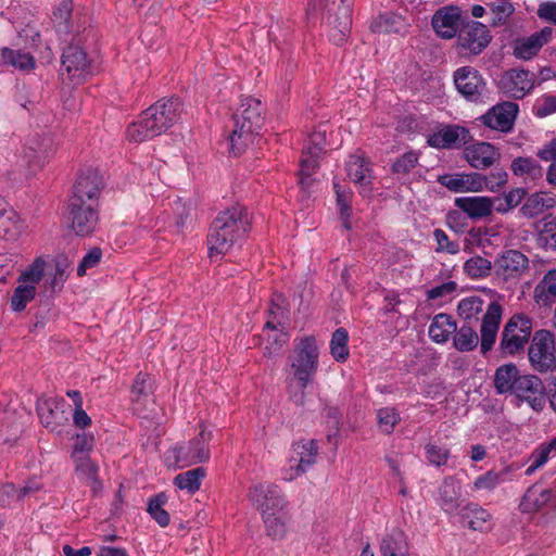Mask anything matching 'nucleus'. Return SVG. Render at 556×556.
Listing matches in <instances>:
<instances>
[{"label":"nucleus","instance_id":"1","mask_svg":"<svg viewBox=\"0 0 556 556\" xmlns=\"http://www.w3.org/2000/svg\"><path fill=\"white\" fill-rule=\"evenodd\" d=\"M250 229L251 219L244 205L236 203L218 212L206 236L210 260H220L233 247H241Z\"/></svg>","mask_w":556,"mask_h":556},{"label":"nucleus","instance_id":"2","mask_svg":"<svg viewBox=\"0 0 556 556\" xmlns=\"http://www.w3.org/2000/svg\"><path fill=\"white\" fill-rule=\"evenodd\" d=\"M318 367L319 348L316 337L309 334L294 339L293 354L288 358L286 382L300 389L299 393L290 395L298 405L304 404L305 389L313 383Z\"/></svg>","mask_w":556,"mask_h":556},{"label":"nucleus","instance_id":"3","mask_svg":"<svg viewBox=\"0 0 556 556\" xmlns=\"http://www.w3.org/2000/svg\"><path fill=\"white\" fill-rule=\"evenodd\" d=\"M180 112L179 99H161L127 127L126 137L131 142L141 143L161 136L178 121Z\"/></svg>","mask_w":556,"mask_h":556},{"label":"nucleus","instance_id":"4","mask_svg":"<svg viewBox=\"0 0 556 556\" xmlns=\"http://www.w3.org/2000/svg\"><path fill=\"white\" fill-rule=\"evenodd\" d=\"M265 106L252 97L241 99L240 106L232 115V129L228 137L230 153L240 155L251 143L264 124Z\"/></svg>","mask_w":556,"mask_h":556},{"label":"nucleus","instance_id":"5","mask_svg":"<svg viewBox=\"0 0 556 556\" xmlns=\"http://www.w3.org/2000/svg\"><path fill=\"white\" fill-rule=\"evenodd\" d=\"M354 0H311L314 11L327 13L330 26L329 40L336 46L346 41L352 26V7Z\"/></svg>","mask_w":556,"mask_h":556},{"label":"nucleus","instance_id":"6","mask_svg":"<svg viewBox=\"0 0 556 556\" xmlns=\"http://www.w3.org/2000/svg\"><path fill=\"white\" fill-rule=\"evenodd\" d=\"M247 497L261 517L274 513L289 514V501L281 488L270 481L253 483Z\"/></svg>","mask_w":556,"mask_h":556},{"label":"nucleus","instance_id":"7","mask_svg":"<svg viewBox=\"0 0 556 556\" xmlns=\"http://www.w3.org/2000/svg\"><path fill=\"white\" fill-rule=\"evenodd\" d=\"M532 320L525 314L513 315L501 333L498 349L503 355L514 356L521 352L529 342Z\"/></svg>","mask_w":556,"mask_h":556},{"label":"nucleus","instance_id":"8","mask_svg":"<svg viewBox=\"0 0 556 556\" xmlns=\"http://www.w3.org/2000/svg\"><path fill=\"white\" fill-rule=\"evenodd\" d=\"M531 367L541 374L556 369L555 336L552 331L540 329L534 332L528 349Z\"/></svg>","mask_w":556,"mask_h":556},{"label":"nucleus","instance_id":"9","mask_svg":"<svg viewBox=\"0 0 556 556\" xmlns=\"http://www.w3.org/2000/svg\"><path fill=\"white\" fill-rule=\"evenodd\" d=\"M318 445L316 440H300L292 444L289 466L282 470L285 481H293L316 463Z\"/></svg>","mask_w":556,"mask_h":556},{"label":"nucleus","instance_id":"10","mask_svg":"<svg viewBox=\"0 0 556 556\" xmlns=\"http://www.w3.org/2000/svg\"><path fill=\"white\" fill-rule=\"evenodd\" d=\"M103 188L104 180L101 172L88 168L77 176L68 201L86 202L87 204L100 206Z\"/></svg>","mask_w":556,"mask_h":556},{"label":"nucleus","instance_id":"11","mask_svg":"<svg viewBox=\"0 0 556 556\" xmlns=\"http://www.w3.org/2000/svg\"><path fill=\"white\" fill-rule=\"evenodd\" d=\"M45 262L36 260L33 265L22 273L18 278V286L11 298V307L14 312H22L27 303L36 295V285L41 280L45 273Z\"/></svg>","mask_w":556,"mask_h":556},{"label":"nucleus","instance_id":"12","mask_svg":"<svg viewBox=\"0 0 556 556\" xmlns=\"http://www.w3.org/2000/svg\"><path fill=\"white\" fill-rule=\"evenodd\" d=\"M456 90L470 102L482 101L486 91V81L481 73L472 66H462L453 74Z\"/></svg>","mask_w":556,"mask_h":556},{"label":"nucleus","instance_id":"13","mask_svg":"<svg viewBox=\"0 0 556 556\" xmlns=\"http://www.w3.org/2000/svg\"><path fill=\"white\" fill-rule=\"evenodd\" d=\"M62 75L75 85L83 83L91 74V62L78 45H68L63 49L61 59Z\"/></svg>","mask_w":556,"mask_h":556},{"label":"nucleus","instance_id":"14","mask_svg":"<svg viewBox=\"0 0 556 556\" xmlns=\"http://www.w3.org/2000/svg\"><path fill=\"white\" fill-rule=\"evenodd\" d=\"M467 21L457 5H445L438 9L431 18V26L438 37L452 39L458 36L463 25Z\"/></svg>","mask_w":556,"mask_h":556},{"label":"nucleus","instance_id":"15","mask_svg":"<svg viewBox=\"0 0 556 556\" xmlns=\"http://www.w3.org/2000/svg\"><path fill=\"white\" fill-rule=\"evenodd\" d=\"M534 87V74L528 70L510 68L498 80L500 90L508 98L523 99Z\"/></svg>","mask_w":556,"mask_h":556},{"label":"nucleus","instance_id":"16","mask_svg":"<svg viewBox=\"0 0 556 556\" xmlns=\"http://www.w3.org/2000/svg\"><path fill=\"white\" fill-rule=\"evenodd\" d=\"M518 112L517 103L503 101L490 108L479 121L490 129L507 134L513 130Z\"/></svg>","mask_w":556,"mask_h":556},{"label":"nucleus","instance_id":"17","mask_svg":"<svg viewBox=\"0 0 556 556\" xmlns=\"http://www.w3.org/2000/svg\"><path fill=\"white\" fill-rule=\"evenodd\" d=\"M55 152L53 137L48 132L30 136L23 149V159L34 169L41 168Z\"/></svg>","mask_w":556,"mask_h":556},{"label":"nucleus","instance_id":"18","mask_svg":"<svg viewBox=\"0 0 556 556\" xmlns=\"http://www.w3.org/2000/svg\"><path fill=\"white\" fill-rule=\"evenodd\" d=\"M99 207L86 202L68 201L67 218L76 235L87 236L93 231L99 222Z\"/></svg>","mask_w":556,"mask_h":556},{"label":"nucleus","instance_id":"19","mask_svg":"<svg viewBox=\"0 0 556 556\" xmlns=\"http://www.w3.org/2000/svg\"><path fill=\"white\" fill-rule=\"evenodd\" d=\"M469 129L456 124L443 125L438 131L428 137L427 143L435 149H459L471 140Z\"/></svg>","mask_w":556,"mask_h":556},{"label":"nucleus","instance_id":"20","mask_svg":"<svg viewBox=\"0 0 556 556\" xmlns=\"http://www.w3.org/2000/svg\"><path fill=\"white\" fill-rule=\"evenodd\" d=\"M492 37L488 27L481 22L467 20L458 34V45L472 54L481 53Z\"/></svg>","mask_w":556,"mask_h":556},{"label":"nucleus","instance_id":"21","mask_svg":"<svg viewBox=\"0 0 556 556\" xmlns=\"http://www.w3.org/2000/svg\"><path fill=\"white\" fill-rule=\"evenodd\" d=\"M517 386L513 394L526 401L530 407L541 412L545 406V384L541 378L535 375H521L517 380Z\"/></svg>","mask_w":556,"mask_h":556},{"label":"nucleus","instance_id":"22","mask_svg":"<svg viewBox=\"0 0 556 556\" xmlns=\"http://www.w3.org/2000/svg\"><path fill=\"white\" fill-rule=\"evenodd\" d=\"M503 307L492 301L484 313L480 327V352L485 355L495 344L500 325L502 321Z\"/></svg>","mask_w":556,"mask_h":556},{"label":"nucleus","instance_id":"23","mask_svg":"<svg viewBox=\"0 0 556 556\" xmlns=\"http://www.w3.org/2000/svg\"><path fill=\"white\" fill-rule=\"evenodd\" d=\"M495 273L505 280L516 279L529 267V258L518 250H505L494 262Z\"/></svg>","mask_w":556,"mask_h":556},{"label":"nucleus","instance_id":"24","mask_svg":"<svg viewBox=\"0 0 556 556\" xmlns=\"http://www.w3.org/2000/svg\"><path fill=\"white\" fill-rule=\"evenodd\" d=\"M326 142V131L317 130L309 136V143L302 151L300 161V184H306L315 168L318 166V160L324 151Z\"/></svg>","mask_w":556,"mask_h":556},{"label":"nucleus","instance_id":"25","mask_svg":"<svg viewBox=\"0 0 556 556\" xmlns=\"http://www.w3.org/2000/svg\"><path fill=\"white\" fill-rule=\"evenodd\" d=\"M438 182L456 193L479 192L488 186L485 177L478 173L445 174L438 177Z\"/></svg>","mask_w":556,"mask_h":556},{"label":"nucleus","instance_id":"26","mask_svg":"<svg viewBox=\"0 0 556 556\" xmlns=\"http://www.w3.org/2000/svg\"><path fill=\"white\" fill-rule=\"evenodd\" d=\"M438 494V505L446 515H455L462 508V482L455 476L442 480Z\"/></svg>","mask_w":556,"mask_h":556},{"label":"nucleus","instance_id":"27","mask_svg":"<svg viewBox=\"0 0 556 556\" xmlns=\"http://www.w3.org/2000/svg\"><path fill=\"white\" fill-rule=\"evenodd\" d=\"M556 506V492L544 488L542 484H533L525 493L520 508L523 513H535L547 507Z\"/></svg>","mask_w":556,"mask_h":556},{"label":"nucleus","instance_id":"28","mask_svg":"<svg viewBox=\"0 0 556 556\" xmlns=\"http://www.w3.org/2000/svg\"><path fill=\"white\" fill-rule=\"evenodd\" d=\"M200 428L199 435L189 441L187 448L180 447L178 451V458L180 455H184L189 464L206 463L211 456L208 443L213 438V433L204 425H201Z\"/></svg>","mask_w":556,"mask_h":556},{"label":"nucleus","instance_id":"29","mask_svg":"<svg viewBox=\"0 0 556 556\" xmlns=\"http://www.w3.org/2000/svg\"><path fill=\"white\" fill-rule=\"evenodd\" d=\"M64 400L39 399L37 401V413L41 424L51 431H56L62 422L67 420L64 415Z\"/></svg>","mask_w":556,"mask_h":556},{"label":"nucleus","instance_id":"30","mask_svg":"<svg viewBox=\"0 0 556 556\" xmlns=\"http://www.w3.org/2000/svg\"><path fill=\"white\" fill-rule=\"evenodd\" d=\"M464 156L470 166L477 169H485L500 157L495 147L488 142H475L464 149Z\"/></svg>","mask_w":556,"mask_h":556},{"label":"nucleus","instance_id":"31","mask_svg":"<svg viewBox=\"0 0 556 556\" xmlns=\"http://www.w3.org/2000/svg\"><path fill=\"white\" fill-rule=\"evenodd\" d=\"M551 35V29L543 28L527 38L518 39L514 47V55L519 60L532 59L548 42Z\"/></svg>","mask_w":556,"mask_h":556},{"label":"nucleus","instance_id":"32","mask_svg":"<svg viewBox=\"0 0 556 556\" xmlns=\"http://www.w3.org/2000/svg\"><path fill=\"white\" fill-rule=\"evenodd\" d=\"M379 551L381 556H409L407 535L403 530L393 528L383 534Z\"/></svg>","mask_w":556,"mask_h":556},{"label":"nucleus","instance_id":"33","mask_svg":"<svg viewBox=\"0 0 556 556\" xmlns=\"http://www.w3.org/2000/svg\"><path fill=\"white\" fill-rule=\"evenodd\" d=\"M408 23L401 14L384 12L375 17L370 24L372 33L377 34H400L408 29Z\"/></svg>","mask_w":556,"mask_h":556},{"label":"nucleus","instance_id":"34","mask_svg":"<svg viewBox=\"0 0 556 556\" xmlns=\"http://www.w3.org/2000/svg\"><path fill=\"white\" fill-rule=\"evenodd\" d=\"M556 206V198L547 192L539 191L526 198L519 213L526 218H534Z\"/></svg>","mask_w":556,"mask_h":556},{"label":"nucleus","instance_id":"35","mask_svg":"<svg viewBox=\"0 0 556 556\" xmlns=\"http://www.w3.org/2000/svg\"><path fill=\"white\" fill-rule=\"evenodd\" d=\"M457 323L454 317L446 313L437 314L429 326V338L438 343H446L456 330Z\"/></svg>","mask_w":556,"mask_h":556},{"label":"nucleus","instance_id":"36","mask_svg":"<svg viewBox=\"0 0 556 556\" xmlns=\"http://www.w3.org/2000/svg\"><path fill=\"white\" fill-rule=\"evenodd\" d=\"M455 206H457L472 219L488 217L493 211L492 200L486 197L456 198Z\"/></svg>","mask_w":556,"mask_h":556},{"label":"nucleus","instance_id":"37","mask_svg":"<svg viewBox=\"0 0 556 556\" xmlns=\"http://www.w3.org/2000/svg\"><path fill=\"white\" fill-rule=\"evenodd\" d=\"M521 377L518 367L513 364H504L495 370L493 384L497 394L513 393L517 380Z\"/></svg>","mask_w":556,"mask_h":556},{"label":"nucleus","instance_id":"38","mask_svg":"<svg viewBox=\"0 0 556 556\" xmlns=\"http://www.w3.org/2000/svg\"><path fill=\"white\" fill-rule=\"evenodd\" d=\"M348 177L355 184L362 187L371 184V169L368 167V160L359 154H352L349 156L345 164Z\"/></svg>","mask_w":556,"mask_h":556},{"label":"nucleus","instance_id":"39","mask_svg":"<svg viewBox=\"0 0 556 556\" xmlns=\"http://www.w3.org/2000/svg\"><path fill=\"white\" fill-rule=\"evenodd\" d=\"M510 170L525 182H535L543 178V167L532 157L518 156L511 161Z\"/></svg>","mask_w":556,"mask_h":556},{"label":"nucleus","instance_id":"40","mask_svg":"<svg viewBox=\"0 0 556 556\" xmlns=\"http://www.w3.org/2000/svg\"><path fill=\"white\" fill-rule=\"evenodd\" d=\"M468 527L473 531H483L488 528L491 514L477 503H467L457 511Z\"/></svg>","mask_w":556,"mask_h":556},{"label":"nucleus","instance_id":"41","mask_svg":"<svg viewBox=\"0 0 556 556\" xmlns=\"http://www.w3.org/2000/svg\"><path fill=\"white\" fill-rule=\"evenodd\" d=\"M535 302L541 306H551L556 300V268L548 269L536 283L533 291Z\"/></svg>","mask_w":556,"mask_h":556},{"label":"nucleus","instance_id":"42","mask_svg":"<svg viewBox=\"0 0 556 556\" xmlns=\"http://www.w3.org/2000/svg\"><path fill=\"white\" fill-rule=\"evenodd\" d=\"M536 245L544 251H556V217L545 216L535 224Z\"/></svg>","mask_w":556,"mask_h":556},{"label":"nucleus","instance_id":"43","mask_svg":"<svg viewBox=\"0 0 556 556\" xmlns=\"http://www.w3.org/2000/svg\"><path fill=\"white\" fill-rule=\"evenodd\" d=\"M76 471L85 479L87 484L91 488L93 495H101L102 482L99 479V466L96 465L87 455H81L75 459Z\"/></svg>","mask_w":556,"mask_h":556},{"label":"nucleus","instance_id":"44","mask_svg":"<svg viewBox=\"0 0 556 556\" xmlns=\"http://www.w3.org/2000/svg\"><path fill=\"white\" fill-rule=\"evenodd\" d=\"M511 466H505L500 470L491 469L475 479L472 489L476 491H493L500 484L511 480Z\"/></svg>","mask_w":556,"mask_h":556},{"label":"nucleus","instance_id":"45","mask_svg":"<svg viewBox=\"0 0 556 556\" xmlns=\"http://www.w3.org/2000/svg\"><path fill=\"white\" fill-rule=\"evenodd\" d=\"M167 503L168 496L165 492H160L149 497L147 503L148 514L161 528L167 527L170 522V516L165 509Z\"/></svg>","mask_w":556,"mask_h":556},{"label":"nucleus","instance_id":"46","mask_svg":"<svg viewBox=\"0 0 556 556\" xmlns=\"http://www.w3.org/2000/svg\"><path fill=\"white\" fill-rule=\"evenodd\" d=\"M73 5L72 0H63L60 5L53 11L52 22L55 31L60 37L64 36V41L74 31L70 18L72 16Z\"/></svg>","mask_w":556,"mask_h":556},{"label":"nucleus","instance_id":"47","mask_svg":"<svg viewBox=\"0 0 556 556\" xmlns=\"http://www.w3.org/2000/svg\"><path fill=\"white\" fill-rule=\"evenodd\" d=\"M479 344V337L469 323L463 324L453 336V346L459 352H471Z\"/></svg>","mask_w":556,"mask_h":556},{"label":"nucleus","instance_id":"48","mask_svg":"<svg viewBox=\"0 0 556 556\" xmlns=\"http://www.w3.org/2000/svg\"><path fill=\"white\" fill-rule=\"evenodd\" d=\"M54 274L49 280H46V286L49 287L52 293L59 292L63 289L64 282L67 279L72 269V262L65 255H59L54 260Z\"/></svg>","mask_w":556,"mask_h":556},{"label":"nucleus","instance_id":"49","mask_svg":"<svg viewBox=\"0 0 556 556\" xmlns=\"http://www.w3.org/2000/svg\"><path fill=\"white\" fill-rule=\"evenodd\" d=\"M22 230V220L17 213L3 204L0 207V236L16 237Z\"/></svg>","mask_w":556,"mask_h":556},{"label":"nucleus","instance_id":"50","mask_svg":"<svg viewBox=\"0 0 556 556\" xmlns=\"http://www.w3.org/2000/svg\"><path fill=\"white\" fill-rule=\"evenodd\" d=\"M289 514L274 513L262 516L266 534L273 540H282L287 535Z\"/></svg>","mask_w":556,"mask_h":556},{"label":"nucleus","instance_id":"51","mask_svg":"<svg viewBox=\"0 0 556 556\" xmlns=\"http://www.w3.org/2000/svg\"><path fill=\"white\" fill-rule=\"evenodd\" d=\"M205 477V469L197 467L181 472L174 478V484L180 490H187L193 494L200 490L201 481Z\"/></svg>","mask_w":556,"mask_h":556},{"label":"nucleus","instance_id":"52","mask_svg":"<svg viewBox=\"0 0 556 556\" xmlns=\"http://www.w3.org/2000/svg\"><path fill=\"white\" fill-rule=\"evenodd\" d=\"M1 56L5 64L18 68L20 71L28 72L35 68V59L29 53L21 50L3 48Z\"/></svg>","mask_w":556,"mask_h":556},{"label":"nucleus","instance_id":"53","mask_svg":"<svg viewBox=\"0 0 556 556\" xmlns=\"http://www.w3.org/2000/svg\"><path fill=\"white\" fill-rule=\"evenodd\" d=\"M349 332L345 328L340 327L334 330L330 340V354L337 362H345L349 353Z\"/></svg>","mask_w":556,"mask_h":556},{"label":"nucleus","instance_id":"54","mask_svg":"<svg viewBox=\"0 0 556 556\" xmlns=\"http://www.w3.org/2000/svg\"><path fill=\"white\" fill-rule=\"evenodd\" d=\"M463 269L471 279H483L490 276L492 263L488 258L476 255L464 263Z\"/></svg>","mask_w":556,"mask_h":556},{"label":"nucleus","instance_id":"55","mask_svg":"<svg viewBox=\"0 0 556 556\" xmlns=\"http://www.w3.org/2000/svg\"><path fill=\"white\" fill-rule=\"evenodd\" d=\"M484 301L478 295L467 296L459 301L457 305L458 315L464 318L467 323L483 311Z\"/></svg>","mask_w":556,"mask_h":556},{"label":"nucleus","instance_id":"56","mask_svg":"<svg viewBox=\"0 0 556 556\" xmlns=\"http://www.w3.org/2000/svg\"><path fill=\"white\" fill-rule=\"evenodd\" d=\"M153 392L151 377L140 371L131 387V399L135 402L147 400Z\"/></svg>","mask_w":556,"mask_h":556},{"label":"nucleus","instance_id":"57","mask_svg":"<svg viewBox=\"0 0 556 556\" xmlns=\"http://www.w3.org/2000/svg\"><path fill=\"white\" fill-rule=\"evenodd\" d=\"M377 417L378 426L386 434L392 433L394 427L401 421L400 414L395 407H382L378 409Z\"/></svg>","mask_w":556,"mask_h":556},{"label":"nucleus","instance_id":"58","mask_svg":"<svg viewBox=\"0 0 556 556\" xmlns=\"http://www.w3.org/2000/svg\"><path fill=\"white\" fill-rule=\"evenodd\" d=\"M289 336L287 332L280 330L274 333H267L266 345L264 346L263 354L267 358H274L279 355L282 346L288 342Z\"/></svg>","mask_w":556,"mask_h":556},{"label":"nucleus","instance_id":"59","mask_svg":"<svg viewBox=\"0 0 556 556\" xmlns=\"http://www.w3.org/2000/svg\"><path fill=\"white\" fill-rule=\"evenodd\" d=\"M426 458L430 465L441 467L447 464L451 452L447 447L428 443L425 445Z\"/></svg>","mask_w":556,"mask_h":556},{"label":"nucleus","instance_id":"60","mask_svg":"<svg viewBox=\"0 0 556 556\" xmlns=\"http://www.w3.org/2000/svg\"><path fill=\"white\" fill-rule=\"evenodd\" d=\"M538 155L544 161H552L546 173V179L551 185L556 186V138L544 146L538 152Z\"/></svg>","mask_w":556,"mask_h":556},{"label":"nucleus","instance_id":"61","mask_svg":"<svg viewBox=\"0 0 556 556\" xmlns=\"http://www.w3.org/2000/svg\"><path fill=\"white\" fill-rule=\"evenodd\" d=\"M532 113L539 118H544L556 113V96L544 93L533 104Z\"/></svg>","mask_w":556,"mask_h":556},{"label":"nucleus","instance_id":"62","mask_svg":"<svg viewBox=\"0 0 556 556\" xmlns=\"http://www.w3.org/2000/svg\"><path fill=\"white\" fill-rule=\"evenodd\" d=\"M418 160V153L408 151L393 162L392 173L397 175H406L416 167Z\"/></svg>","mask_w":556,"mask_h":556},{"label":"nucleus","instance_id":"63","mask_svg":"<svg viewBox=\"0 0 556 556\" xmlns=\"http://www.w3.org/2000/svg\"><path fill=\"white\" fill-rule=\"evenodd\" d=\"M492 12V25L500 26L504 25L507 18L514 13L515 8L510 0H500L497 3H492L490 5Z\"/></svg>","mask_w":556,"mask_h":556},{"label":"nucleus","instance_id":"64","mask_svg":"<svg viewBox=\"0 0 556 556\" xmlns=\"http://www.w3.org/2000/svg\"><path fill=\"white\" fill-rule=\"evenodd\" d=\"M433 238L437 242L435 251L438 253L445 252L455 255L460 251L458 242L451 241L446 232L441 228L434 229Z\"/></svg>","mask_w":556,"mask_h":556}]
</instances>
